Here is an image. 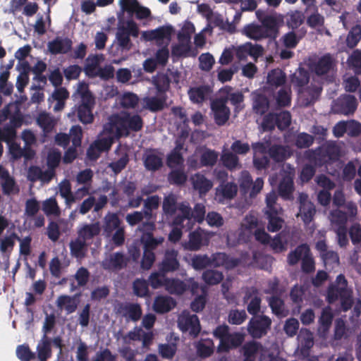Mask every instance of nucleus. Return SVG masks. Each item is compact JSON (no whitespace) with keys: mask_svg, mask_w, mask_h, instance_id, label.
Returning <instances> with one entry per match:
<instances>
[{"mask_svg":"<svg viewBox=\"0 0 361 361\" xmlns=\"http://www.w3.org/2000/svg\"><path fill=\"white\" fill-rule=\"evenodd\" d=\"M143 163L146 170L157 171L163 166V154L157 149H147L143 155Z\"/></svg>","mask_w":361,"mask_h":361,"instance_id":"nucleus-17","label":"nucleus"},{"mask_svg":"<svg viewBox=\"0 0 361 361\" xmlns=\"http://www.w3.org/2000/svg\"><path fill=\"white\" fill-rule=\"evenodd\" d=\"M203 231L200 228L190 233L189 240L185 243V248L190 251H197L202 246Z\"/></svg>","mask_w":361,"mask_h":361,"instance_id":"nucleus-38","label":"nucleus"},{"mask_svg":"<svg viewBox=\"0 0 361 361\" xmlns=\"http://www.w3.org/2000/svg\"><path fill=\"white\" fill-rule=\"evenodd\" d=\"M176 306V301L171 296L158 295L153 303V310L158 314L170 312Z\"/></svg>","mask_w":361,"mask_h":361,"instance_id":"nucleus-24","label":"nucleus"},{"mask_svg":"<svg viewBox=\"0 0 361 361\" xmlns=\"http://www.w3.org/2000/svg\"><path fill=\"white\" fill-rule=\"evenodd\" d=\"M105 229L108 232L120 228L121 219L116 213H108L105 218Z\"/></svg>","mask_w":361,"mask_h":361,"instance_id":"nucleus-62","label":"nucleus"},{"mask_svg":"<svg viewBox=\"0 0 361 361\" xmlns=\"http://www.w3.org/2000/svg\"><path fill=\"white\" fill-rule=\"evenodd\" d=\"M110 124L116 128L118 136L123 135L128 136L130 131L138 132L143 128L144 122L138 114H131L129 112L121 111L110 118Z\"/></svg>","mask_w":361,"mask_h":361,"instance_id":"nucleus-2","label":"nucleus"},{"mask_svg":"<svg viewBox=\"0 0 361 361\" xmlns=\"http://www.w3.org/2000/svg\"><path fill=\"white\" fill-rule=\"evenodd\" d=\"M180 214L175 216L173 224L177 226L186 227V231L192 228L195 222L201 223L205 216V207L202 204H196L193 211L188 203L182 202L178 205Z\"/></svg>","mask_w":361,"mask_h":361,"instance_id":"nucleus-3","label":"nucleus"},{"mask_svg":"<svg viewBox=\"0 0 361 361\" xmlns=\"http://www.w3.org/2000/svg\"><path fill=\"white\" fill-rule=\"evenodd\" d=\"M160 204V197L157 195H152L144 200L143 212L145 215L146 221L140 226V231H153L155 227L154 220L156 215L153 211L159 208Z\"/></svg>","mask_w":361,"mask_h":361,"instance_id":"nucleus-9","label":"nucleus"},{"mask_svg":"<svg viewBox=\"0 0 361 361\" xmlns=\"http://www.w3.org/2000/svg\"><path fill=\"white\" fill-rule=\"evenodd\" d=\"M145 233L141 238V241L144 245V250L154 252L158 245L164 242V238L163 237L155 238L152 233V231L145 230Z\"/></svg>","mask_w":361,"mask_h":361,"instance_id":"nucleus-41","label":"nucleus"},{"mask_svg":"<svg viewBox=\"0 0 361 361\" xmlns=\"http://www.w3.org/2000/svg\"><path fill=\"white\" fill-rule=\"evenodd\" d=\"M80 101L77 107V116L83 124L92 123L94 121L92 110L95 104L94 97L87 85H82L79 91Z\"/></svg>","mask_w":361,"mask_h":361,"instance_id":"nucleus-6","label":"nucleus"},{"mask_svg":"<svg viewBox=\"0 0 361 361\" xmlns=\"http://www.w3.org/2000/svg\"><path fill=\"white\" fill-rule=\"evenodd\" d=\"M139 32L137 23L133 20H128L126 22V26H118L116 32V39L118 45L122 49L129 50L132 46L130 37H137Z\"/></svg>","mask_w":361,"mask_h":361,"instance_id":"nucleus-8","label":"nucleus"},{"mask_svg":"<svg viewBox=\"0 0 361 361\" xmlns=\"http://www.w3.org/2000/svg\"><path fill=\"white\" fill-rule=\"evenodd\" d=\"M286 80L285 73L279 68L271 70L267 75V83L276 87L284 85Z\"/></svg>","mask_w":361,"mask_h":361,"instance_id":"nucleus-45","label":"nucleus"},{"mask_svg":"<svg viewBox=\"0 0 361 361\" xmlns=\"http://www.w3.org/2000/svg\"><path fill=\"white\" fill-rule=\"evenodd\" d=\"M165 289L171 294L182 295L187 290V283L178 279L168 278Z\"/></svg>","mask_w":361,"mask_h":361,"instance_id":"nucleus-43","label":"nucleus"},{"mask_svg":"<svg viewBox=\"0 0 361 361\" xmlns=\"http://www.w3.org/2000/svg\"><path fill=\"white\" fill-rule=\"evenodd\" d=\"M37 357L39 361H47L51 356V340L43 335L41 342L37 347Z\"/></svg>","mask_w":361,"mask_h":361,"instance_id":"nucleus-39","label":"nucleus"},{"mask_svg":"<svg viewBox=\"0 0 361 361\" xmlns=\"http://www.w3.org/2000/svg\"><path fill=\"white\" fill-rule=\"evenodd\" d=\"M247 317L245 310H231L228 315V322L231 324L240 325L246 320Z\"/></svg>","mask_w":361,"mask_h":361,"instance_id":"nucleus-61","label":"nucleus"},{"mask_svg":"<svg viewBox=\"0 0 361 361\" xmlns=\"http://www.w3.org/2000/svg\"><path fill=\"white\" fill-rule=\"evenodd\" d=\"M173 32V28L171 25H163L154 30L142 32V37L146 41L156 40L159 42L166 39L169 42Z\"/></svg>","mask_w":361,"mask_h":361,"instance_id":"nucleus-18","label":"nucleus"},{"mask_svg":"<svg viewBox=\"0 0 361 361\" xmlns=\"http://www.w3.org/2000/svg\"><path fill=\"white\" fill-rule=\"evenodd\" d=\"M257 226V219L254 216H246L245 221L241 224L238 240L247 243L252 236V230Z\"/></svg>","mask_w":361,"mask_h":361,"instance_id":"nucleus-28","label":"nucleus"},{"mask_svg":"<svg viewBox=\"0 0 361 361\" xmlns=\"http://www.w3.org/2000/svg\"><path fill=\"white\" fill-rule=\"evenodd\" d=\"M178 257V250L175 249L166 250L162 260L159 264V270L166 274L179 270L180 264Z\"/></svg>","mask_w":361,"mask_h":361,"instance_id":"nucleus-14","label":"nucleus"},{"mask_svg":"<svg viewBox=\"0 0 361 361\" xmlns=\"http://www.w3.org/2000/svg\"><path fill=\"white\" fill-rule=\"evenodd\" d=\"M226 104L227 99L221 97L216 98L211 102L214 122L219 126L225 125L230 118L231 111Z\"/></svg>","mask_w":361,"mask_h":361,"instance_id":"nucleus-11","label":"nucleus"},{"mask_svg":"<svg viewBox=\"0 0 361 361\" xmlns=\"http://www.w3.org/2000/svg\"><path fill=\"white\" fill-rule=\"evenodd\" d=\"M202 277L204 281L209 286L219 284L224 279L223 273L214 269L205 270L202 273Z\"/></svg>","mask_w":361,"mask_h":361,"instance_id":"nucleus-50","label":"nucleus"},{"mask_svg":"<svg viewBox=\"0 0 361 361\" xmlns=\"http://www.w3.org/2000/svg\"><path fill=\"white\" fill-rule=\"evenodd\" d=\"M178 326L182 332H189L192 337H197L201 330L200 320L196 314L182 315L178 318Z\"/></svg>","mask_w":361,"mask_h":361,"instance_id":"nucleus-15","label":"nucleus"},{"mask_svg":"<svg viewBox=\"0 0 361 361\" xmlns=\"http://www.w3.org/2000/svg\"><path fill=\"white\" fill-rule=\"evenodd\" d=\"M262 348V344L257 341L246 342L242 347L243 361H255L257 353Z\"/></svg>","mask_w":361,"mask_h":361,"instance_id":"nucleus-32","label":"nucleus"},{"mask_svg":"<svg viewBox=\"0 0 361 361\" xmlns=\"http://www.w3.org/2000/svg\"><path fill=\"white\" fill-rule=\"evenodd\" d=\"M69 247L71 253L73 257L82 259L85 256L88 244L78 235L75 240L71 241Z\"/></svg>","mask_w":361,"mask_h":361,"instance_id":"nucleus-36","label":"nucleus"},{"mask_svg":"<svg viewBox=\"0 0 361 361\" xmlns=\"http://www.w3.org/2000/svg\"><path fill=\"white\" fill-rule=\"evenodd\" d=\"M188 176L183 169L172 170L168 176V180L172 185H183L185 183Z\"/></svg>","mask_w":361,"mask_h":361,"instance_id":"nucleus-58","label":"nucleus"},{"mask_svg":"<svg viewBox=\"0 0 361 361\" xmlns=\"http://www.w3.org/2000/svg\"><path fill=\"white\" fill-rule=\"evenodd\" d=\"M310 81V73L304 68H298L290 77V82L298 94L303 92L305 87Z\"/></svg>","mask_w":361,"mask_h":361,"instance_id":"nucleus-22","label":"nucleus"},{"mask_svg":"<svg viewBox=\"0 0 361 361\" xmlns=\"http://www.w3.org/2000/svg\"><path fill=\"white\" fill-rule=\"evenodd\" d=\"M195 28L192 23L186 21L181 30L178 33V40L183 45L188 44L190 42L191 36L195 32Z\"/></svg>","mask_w":361,"mask_h":361,"instance_id":"nucleus-44","label":"nucleus"},{"mask_svg":"<svg viewBox=\"0 0 361 361\" xmlns=\"http://www.w3.org/2000/svg\"><path fill=\"white\" fill-rule=\"evenodd\" d=\"M152 83L154 86L156 93L164 96H167V92L170 90L171 79L167 74L158 73L152 76Z\"/></svg>","mask_w":361,"mask_h":361,"instance_id":"nucleus-25","label":"nucleus"},{"mask_svg":"<svg viewBox=\"0 0 361 361\" xmlns=\"http://www.w3.org/2000/svg\"><path fill=\"white\" fill-rule=\"evenodd\" d=\"M268 154L276 162H282L290 157L286 147L280 145H273L269 147Z\"/></svg>","mask_w":361,"mask_h":361,"instance_id":"nucleus-40","label":"nucleus"},{"mask_svg":"<svg viewBox=\"0 0 361 361\" xmlns=\"http://www.w3.org/2000/svg\"><path fill=\"white\" fill-rule=\"evenodd\" d=\"M100 233L98 223L85 224L78 231V235L85 241L92 239Z\"/></svg>","mask_w":361,"mask_h":361,"instance_id":"nucleus-42","label":"nucleus"},{"mask_svg":"<svg viewBox=\"0 0 361 361\" xmlns=\"http://www.w3.org/2000/svg\"><path fill=\"white\" fill-rule=\"evenodd\" d=\"M307 196L306 195H300V214L305 224H309L313 219L315 214V207L310 201H307Z\"/></svg>","mask_w":361,"mask_h":361,"instance_id":"nucleus-26","label":"nucleus"},{"mask_svg":"<svg viewBox=\"0 0 361 361\" xmlns=\"http://www.w3.org/2000/svg\"><path fill=\"white\" fill-rule=\"evenodd\" d=\"M276 104L280 107H286L290 105L291 91L290 87H283L277 92L276 96Z\"/></svg>","mask_w":361,"mask_h":361,"instance_id":"nucleus-54","label":"nucleus"},{"mask_svg":"<svg viewBox=\"0 0 361 361\" xmlns=\"http://www.w3.org/2000/svg\"><path fill=\"white\" fill-rule=\"evenodd\" d=\"M54 100L56 101L54 106L55 111H61L65 106V101L69 97V92L65 87L56 88L51 95Z\"/></svg>","mask_w":361,"mask_h":361,"instance_id":"nucleus-46","label":"nucleus"},{"mask_svg":"<svg viewBox=\"0 0 361 361\" xmlns=\"http://www.w3.org/2000/svg\"><path fill=\"white\" fill-rule=\"evenodd\" d=\"M326 269L329 267L333 269L334 266L339 265V257L336 252L328 250L320 256Z\"/></svg>","mask_w":361,"mask_h":361,"instance_id":"nucleus-64","label":"nucleus"},{"mask_svg":"<svg viewBox=\"0 0 361 361\" xmlns=\"http://www.w3.org/2000/svg\"><path fill=\"white\" fill-rule=\"evenodd\" d=\"M162 209L164 214L167 216L175 215L178 207L177 206L176 198L173 195H169L164 197Z\"/></svg>","mask_w":361,"mask_h":361,"instance_id":"nucleus-53","label":"nucleus"},{"mask_svg":"<svg viewBox=\"0 0 361 361\" xmlns=\"http://www.w3.org/2000/svg\"><path fill=\"white\" fill-rule=\"evenodd\" d=\"M302 38V35H298L294 31H290L283 36L282 42L286 49H294Z\"/></svg>","mask_w":361,"mask_h":361,"instance_id":"nucleus-60","label":"nucleus"},{"mask_svg":"<svg viewBox=\"0 0 361 361\" xmlns=\"http://www.w3.org/2000/svg\"><path fill=\"white\" fill-rule=\"evenodd\" d=\"M271 319L265 314L253 316L247 326L248 334L254 339L265 336L271 329Z\"/></svg>","mask_w":361,"mask_h":361,"instance_id":"nucleus-7","label":"nucleus"},{"mask_svg":"<svg viewBox=\"0 0 361 361\" xmlns=\"http://www.w3.org/2000/svg\"><path fill=\"white\" fill-rule=\"evenodd\" d=\"M314 136L307 133H300L295 137V145L299 149L310 147L314 142Z\"/></svg>","mask_w":361,"mask_h":361,"instance_id":"nucleus-63","label":"nucleus"},{"mask_svg":"<svg viewBox=\"0 0 361 361\" xmlns=\"http://www.w3.org/2000/svg\"><path fill=\"white\" fill-rule=\"evenodd\" d=\"M305 156L315 166H322L338 159L339 149L335 142H326L314 150H308Z\"/></svg>","mask_w":361,"mask_h":361,"instance_id":"nucleus-4","label":"nucleus"},{"mask_svg":"<svg viewBox=\"0 0 361 361\" xmlns=\"http://www.w3.org/2000/svg\"><path fill=\"white\" fill-rule=\"evenodd\" d=\"M243 302L247 303V310L252 316L259 315L261 310L262 297L259 290L254 287H249L245 291Z\"/></svg>","mask_w":361,"mask_h":361,"instance_id":"nucleus-13","label":"nucleus"},{"mask_svg":"<svg viewBox=\"0 0 361 361\" xmlns=\"http://www.w3.org/2000/svg\"><path fill=\"white\" fill-rule=\"evenodd\" d=\"M210 93V88L207 85L191 87L188 90L190 99L197 104L203 102Z\"/></svg>","mask_w":361,"mask_h":361,"instance_id":"nucleus-37","label":"nucleus"},{"mask_svg":"<svg viewBox=\"0 0 361 361\" xmlns=\"http://www.w3.org/2000/svg\"><path fill=\"white\" fill-rule=\"evenodd\" d=\"M333 318L331 308L329 306L323 308L318 321L319 331L324 334L327 333L331 326Z\"/></svg>","mask_w":361,"mask_h":361,"instance_id":"nucleus-35","label":"nucleus"},{"mask_svg":"<svg viewBox=\"0 0 361 361\" xmlns=\"http://www.w3.org/2000/svg\"><path fill=\"white\" fill-rule=\"evenodd\" d=\"M16 239L20 240L18 235L16 233H12L8 236L0 240V251L3 254H6L8 258L13 250Z\"/></svg>","mask_w":361,"mask_h":361,"instance_id":"nucleus-49","label":"nucleus"},{"mask_svg":"<svg viewBox=\"0 0 361 361\" xmlns=\"http://www.w3.org/2000/svg\"><path fill=\"white\" fill-rule=\"evenodd\" d=\"M221 160L225 167L232 170L238 167L239 165V158L233 152H227L222 154Z\"/></svg>","mask_w":361,"mask_h":361,"instance_id":"nucleus-59","label":"nucleus"},{"mask_svg":"<svg viewBox=\"0 0 361 361\" xmlns=\"http://www.w3.org/2000/svg\"><path fill=\"white\" fill-rule=\"evenodd\" d=\"M357 106V99L353 95L342 94L334 101L333 110L336 114L349 115L355 111Z\"/></svg>","mask_w":361,"mask_h":361,"instance_id":"nucleus-12","label":"nucleus"},{"mask_svg":"<svg viewBox=\"0 0 361 361\" xmlns=\"http://www.w3.org/2000/svg\"><path fill=\"white\" fill-rule=\"evenodd\" d=\"M241 32L247 37L255 41L267 38L275 39L277 37L279 29H274L272 20L267 19L264 20L263 25L254 23L245 25Z\"/></svg>","mask_w":361,"mask_h":361,"instance_id":"nucleus-5","label":"nucleus"},{"mask_svg":"<svg viewBox=\"0 0 361 361\" xmlns=\"http://www.w3.org/2000/svg\"><path fill=\"white\" fill-rule=\"evenodd\" d=\"M347 212L341 209H334L330 213V220L334 228H346L348 216L354 217L357 214V208L353 202H348L345 205Z\"/></svg>","mask_w":361,"mask_h":361,"instance_id":"nucleus-10","label":"nucleus"},{"mask_svg":"<svg viewBox=\"0 0 361 361\" xmlns=\"http://www.w3.org/2000/svg\"><path fill=\"white\" fill-rule=\"evenodd\" d=\"M42 210L47 216L61 214V209L55 197H51L42 202Z\"/></svg>","mask_w":361,"mask_h":361,"instance_id":"nucleus-51","label":"nucleus"},{"mask_svg":"<svg viewBox=\"0 0 361 361\" xmlns=\"http://www.w3.org/2000/svg\"><path fill=\"white\" fill-rule=\"evenodd\" d=\"M218 159V153L212 149H206L200 156V164L202 166H213Z\"/></svg>","mask_w":361,"mask_h":361,"instance_id":"nucleus-56","label":"nucleus"},{"mask_svg":"<svg viewBox=\"0 0 361 361\" xmlns=\"http://www.w3.org/2000/svg\"><path fill=\"white\" fill-rule=\"evenodd\" d=\"M73 42L68 37H56L47 44L49 51L53 55L66 54L72 49Z\"/></svg>","mask_w":361,"mask_h":361,"instance_id":"nucleus-19","label":"nucleus"},{"mask_svg":"<svg viewBox=\"0 0 361 361\" xmlns=\"http://www.w3.org/2000/svg\"><path fill=\"white\" fill-rule=\"evenodd\" d=\"M245 340L244 335L239 332L229 333L223 341L219 342L218 350L227 353L240 347Z\"/></svg>","mask_w":361,"mask_h":361,"instance_id":"nucleus-20","label":"nucleus"},{"mask_svg":"<svg viewBox=\"0 0 361 361\" xmlns=\"http://www.w3.org/2000/svg\"><path fill=\"white\" fill-rule=\"evenodd\" d=\"M118 313L126 321L137 322L142 317V310L139 303L126 302L118 305Z\"/></svg>","mask_w":361,"mask_h":361,"instance_id":"nucleus-16","label":"nucleus"},{"mask_svg":"<svg viewBox=\"0 0 361 361\" xmlns=\"http://www.w3.org/2000/svg\"><path fill=\"white\" fill-rule=\"evenodd\" d=\"M56 305L59 310H65L68 314L73 313L78 307L75 296L68 295H59L56 301Z\"/></svg>","mask_w":361,"mask_h":361,"instance_id":"nucleus-31","label":"nucleus"},{"mask_svg":"<svg viewBox=\"0 0 361 361\" xmlns=\"http://www.w3.org/2000/svg\"><path fill=\"white\" fill-rule=\"evenodd\" d=\"M114 142V138L111 136L104 137L101 139H99L91 145V147L87 150V154L90 157L96 159L98 157L99 154H96L93 156L92 151L94 149L98 151L99 153L103 152H108Z\"/></svg>","mask_w":361,"mask_h":361,"instance_id":"nucleus-30","label":"nucleus"},{"mask_svg":"<svg viewBox=\"0 0 361 361\" xmlns=\"http://www.w3.org/2000/svg\"><path fill=\"white\" fill-rule=\"evenodd\" d=\"M310 248L307 243L298 245L293 250H291L287 255V262L290 266L296 265L300 261L307 255Z\"/></svg>","mask_w":361,"mask_h":361,"instance_id":"nucleus-27","label":"nucleus"},{"mask_svg":"<svg viewBox=\"0 0 361 361\" xmlns=\"http://www.w3.org/2000/svg\"><path fill=\"white\" fill-rule=\"evenodd\" d=\"M168 96H164L156 93L155 96H147L142 99L143 108L151 112H158L163 110L166 105Z\"/></svg>","mask_w":361,"mask_h":361,"instance_id":"nucleus-21","label":"nucleus"},{"mask_svg":"<svg viewBox=\"0 0 361 361\" xmlns=\"http://www.w3.org/2000/svg\"><path fill=\"white\" fill-rule=\"evenodd\" d=\"M333 60L329 54H325L319 59L312 66V70L317 75H323L332 68Z\"/></svg>","mask_w":361,"mask_h":361,"instance_id":"nucleus-33","label":"nucleus"},{"mask_svg":"<svg viewBox=\"0 0 361 361\" xmlns=\"http://www.w3.org/2000/svg\"><path fill=\"white\" fill-rule=\"evenodd\" d=\"M59 194L65 200L66 205L68 208H71L74 199L71 190V185L68 180L62 181L59 184Z\"/></svg>","mask_w":361,"mask_h":361,"instance_id":"nucleus-52","label":"nucleus"},{"mask_svg":"<svg viewBox=\"0 0 361 361\" xmlns=\"http://www.w3.org/2000/svg\"><path fill=\"white\" fill-rule=\"evenodd\" d=\"M266 213L269 219L268 230L270 232L279 231L282 228L284 221L282 218L278 216V210L276 213L272 212H267Z\"/></svg>","mask_w":361,"mask_h":361,"instance_id":"nucleus-57","label":"nucleus"},{"mask_svg":"<svg viewBox=\"0 0 361 361\" xmlns=\"http://www.w3.org/2000/svg\"><path fill=\"white\" fill-rule=\"evenodd\" d=\"M166 273L154 271L151 273L148 278V283L153 289H158L161 287H166V283L168 278L166 276Z\"/></svg>","mask_w":361,"mask_h":361,"instance_id":"nucleus-48","label":"nucleus"},{"mask_svg":"<svg viewBox=\"0 0 361 361\" xmlns=\"http://www.w3.org/2000/svg\"><path fill=\"white\" fill-rule=\"evenodd\" d=\"M191 182L193 188L200 194L207 193L213 186L212 182L200 173H197L191 177Z\"/></svg>","mask_w":361,"mask_h":361,"instance_id":"nucleus-29","label":"nucleus"},{"mask_svg":"<svg viewBox=\"0 0 361 361\" xmlns=\"http://www.w3.org/2000/svg\"><path fill=\"white\" fill-rule=\"evenodd\" d=\"M149 283L144 279H136L133 283V293L139 298H145L149 295Z\"/></svg>","mask_w":361,"mask_h":361,"instance_id":"nucleus-47","label":"nucleus"},{"mask_svg":"<svg viewBox=\"0 0 361 361\" xmlns=\"http://www.w3.org/2000/svg\"><path fill=\"white\" fill-rule=\"evenodd\" d=\"M211 261V265H213L215 267L221 266L226 267H235L238 264V260L237 259L231 258L224 252H217L214 254Z\"/></svg>","mask_w":361,"mask_h":361,"instance_id":"nucleus-34","label":"nucleus"},{"mask_svg":"<svg viewBox=\"0 0 361 361\" xmlns=\"http://www.w3.org/2000/svg\"><path fill=\"white\" fill-rule=\"evenodd\" d=\"M220 189H217V193L221 195L224 199L231 200L237 194L238 187L233 183H226L220 185Z\"/></svg>","mask_w":361,"mask_h":361,"instance_id":"nucleus-55","label":"nucleus"},{"mask_svg":"<svg viewBox=\"0 0 361 361\" xmlns=\"http://www.w3.org/2000/svg\"><path fill=\"white\" fill-rule=\"evenodd\" d=\"M326 300L329 304H334L340 300L341 309L344 312L351 309L353 305V290L348 288L343 274L338 275L335 282L329 286Z\"/></svg>","mask_w":361,"mask_h":361,"instance_id":"nucleus-1","label":"nucleus"},{"mask_svg":"<svg viewBox=\"0 0 361 361\" xmlns=\"http://www.w3.org/2000/svg\"><path fill=\"white\" fill-rule=\"evenodd\" d=\"M293 173L285 172L279 185V194L284 200L292 198L294 190Z\"/></svg>","mask_w":361,"mask_h":361,"instance_id":"nucleus-23","label":"nucleus"}]
</instances>
